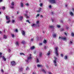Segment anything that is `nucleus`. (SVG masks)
I'll return each instance as SVG.
<instances>
[{
    "label": "nucleus",
    "instance_id": "f257e3e1",
    "mask_svg": "<svg viewBox=\"0 0 74 74\" xmlns=\"http://www.w3.org/2000/svg\"><path fill=\"white\" fill-rule=\"evenodd\" d=\"M54 60H53V62L55 66H57V63L56 62V60H57V58L56 57H54Z\"/></svg>",
    "mask_w": 74,
    "mask_h": 74
},
{
    "label": "nucleus",
    "instance_id": "f03ea898",
    "mask_svg": "<svg viewBox=\"0 0 74 74\" xmlns=\"http://www.w3.org/2000/svg\"><path fill=\"white\" fill-rule=\"evenodd\" d=\"M49 2L51 3H53V4H58V2L55 1V0H49Z\"/></svg>",
    "mask_w": 74,
    "mask_h": 74
},
{
    "label": "nucleus",
    "instance_id": "7ed1b4c3",
    "mask_svg": "<svg viewBox=\"0 0 74 74\" xmlns=\"http://www.w3.org/2000/svg\"><path fill=\"white\" fill-rule=\"evenodd\" d=\"M59 39H60V40H63L64 41H66L67 40V38H66V37H60L59 36Z\"/></svg>",
    "mask_w": 74,
    "mask_h": 74
},
{
    "label": "nucleus",
    "instance_id": "20e7f679",
    "mask_svg": "<svg viewBox=\"0 0 74 74\" xmlns=\"http://www.w3.org/2000/svg\"><path fill=\"white\" fill-rule=\"evenodd\" d=\"M32 54H29V56L27 57V60H26V62H28V61H29V60H31L32 58Z\"/></svg>",
    "mask_w": 74,
    "mask_h": 74
},
{
    "label": "nucleus",
    "instance_id": "39448f33",
    "mask_svg": "<svg viewBox=\"0 0 74 74\" xmlns=\"http://www.w3.org/2000/svg\"><path fill=\"white\" fill-rule=\"evenodd\" d=\"M58 47H56L55 48V53L56 54V56H58L59 55V54H58Z\"/></svg>",
    "mask_w": 74,
    "mask_h": 74
},
{
    "label": "nucleus",
    "instance_id": "423d86ee",
    "mask_svg": "<svg viewBox=\"0 0 74 74\" xmlns=\"http://www.w3.org/2000/svg\"><path fill=\"white\" fill-rule=\"evenodd\" d=\"M14 2L12 1L11 3L10 8H14Z\"/></svg>",
    "mask_w": 74,
    "mask_h": 74
},
{
    "label": "nucleus",
    "instance_id": "0eeeda50",
    "mask_svg": "<svg viewBox=\"0 0 74 74\" xmlns=\"http://www.w3.org/2000/svg\"><path fill=\"white\" fill-rule=\"evenodd\" d=\"M11 64L12 66H15L16 64V63L15 61H13L11 62Z\"/></svg>",
    "mask_w": 74,
    "mask_h": 74
},
{
    "label": "nucleus",
    "instance_id": "6e6552de",
    "mask_svg": "<svg viewBox=\"0 0 74 74\" xmlns=\"http://www.w3.org/2000/svg\"><path fill=\"white\" fill-rule=\"evenodd\" d=\"M21 32L23 36H25V31L22 30Z\"/></svg>",
    "mask_w": 74,
    "mask_h": 74
},
{
    "label": "nucleus",
    "instance_id": "1a4fd4ad",
    "mask_svg": "<svg viewBox=\"0 0 74 74\" xmlns=\"http://www.w3.org/2000/svg\"><path fill=\"white\" fill-rule=\"evenodd\" d=\"M21 7H24V4H23V3H22V2H21L20 4Z\"/></svg>",
    "mask_w": 74,
    "mask_h": 74
},
{
    "label": "nucleus",
    "instance_id": "9d476101",
    "mask_svg": "<svg viewBox=\"0 0 74 74\" xmlns=\"http://www.w3.org/2000/svg\"><path fill=\"white\" fill-rule=\"evenodd\" d=\"M23 69L22 68H20L19 69V72H21V71H23Z\"/></svg>",
    "mask_w": 74,
    "mask_h": 74
},
{
    "label": "nucleus",
    "instance_id": "9b49d317",
    "mask_svg": "<svg viewBox=\"0 0 74 74\" xmlns=\"http://www.w3.org/2000/svg\"><path fill=\"white\" fill-rule=\"evenodd\" d=\"M49 27L50 29H53V28H54V26L53 25H49Z\"/></svg>",
    "mask_w": 74,
    "mask_h": 74
},
{
    "label": "nucleus",
    "instance_id": "f8f14e48",
    "mask_svg": "<svg viewBox=\"0 0 74 74\" xmlns=\"http://www.w3.org/2000/svg\"><path fill=\"white\" fill-rule=\"evenodd\" d=\"M6 18L7 20H10V18L7 16H6Z\"/></svg>",
    "mask_w": 74,
    "mask_h": 74
},
{
    "label": "nucleus",
    "instance_id": "ddd939ff",
    "mask_svg": "<svg viewBox=\"0 0 74 74\" xmlns=\"http://www.w3.org/2000/svg\"><path fill=\"white\" fill-rule=\"evenodd\" d=\"M41 10H42V9L40 8H39V10H37V11L38 12H40L41 11Z\"/></svg>",
    "mask_w": 74,
    "mask_h": 74
},
{
    "label": "nucleus",
    "instance_id": "4468645a",
    "mask_svg": "<svg viewBox=\"0 0 74 74\" xmlns=\"http://www.w3.org/2000/svg\"><path fill=\"white\" fill-rule=\"evenodd\" d=\"M32 27H36L37 25L34 24H33V25H32Z\"/></svg>",
    "mask_w": 74,
    "mask_h": 74
},
{
    "label": "nucleus",
    "instance_id": "2eb2a0df",
    "mask_svg": "<svg viewBox=\"0 0 74 74\" xmlns=\"http://www.w3.org/2000/svg\"><path fill=\"white\" fill-rule=\"evenodd\" d=\"M2 57V59H3L4 61H6V59L5 58V57H4V56H3Z\"/></svg>",
    "mask_w": 74,
    "mask_h": 74
},
{
    "label": "nucleus",
    "instance_id": "dca6fc26",
    "mask_svg": "<svg viewBox=\"0 0 74 74\" xmlns=\"http://www.w3.org/2000/svg\"><path fill=\"white\" fill-rule=\"evenodd\" d=\"M36 23L37 25H38V24L40 23V21H36Z\"/></svg>",
    "mask_w": 74,
    "mask_h": 74
},
{
    "label": "nucleus",
    "instance_id": "f3484780",
    "mask_svg": "<svg viewBox=\"0 0 74 74\" xmlns=\"http://www.w3.org/2000/svg\"><path fill=\"white\" fill-rule=\"evenodd\" d=\"M73 43V42H72V41H70V42L69 43V45H72Z\"/></svg>",
    "mask_w": 74,
    "mask_h": 74
},
{
    "label": "nucleus",
    "instance_id": "a211bd4d",
    "mask_svg": "<svg viewBox=\"0 0 74 74\" xmlns=\"http://www.w3.org/2000/svg\"><path fill=\"white\" fill-rule=\"evenodd\" d=\"M25 16L26 18H29V16H27V14H25Z\"/></svg>",
    "mask_w": 74,
    "mask_h": 74
},
{
    "label": "nucleus",
    "instance_id": "6ab92c4d",
    "mask_svg": "<svg viewBox=\"0 0 74 74\" xmlns=\"http://www.w3.org/2000/svg\"><path fill=\"white\" fill-rule=\"evenodd\" d=\"M20 20H22L23 19V17L22 16H20L19 17Z\"/></svg>",
    "mask_w": 74,
    "mask_h": 74
},
{
    "label": "nucleus",
    "instance_id": "aec40b11",
    "mask_svg": "<svg viewBox=\"0 0 74 74\" xmlns=\"http://www.w3.org/2000/svg\"><path fill=\"white\" fill-rule=\"evenodd\" d=\"M51 54V53H50V51H49L47 53V56H49V55Z\"/></svg>",
    "mask_w": 74,
    "mask_h": 74
},
{
    "label": "nucleus",
    "instance_id": "412c9836",
    "mask_svg": "<svg viewBox=\"0 0 74 74\" xmlns=\"http://www.w3.org/2000/svg\"><path fill=\"white\" fill-rule=\"evenodd\" d=\"M15 44L16 45H19V42L18 41L16 42Z\"/></svg>",
    "mask_w": 74,
    "mask_h": 74
},
{
    "label": "nucleus",
    "instance_id": "4be33fe9",
    "mask_svg": "<svg viewBox=\"0 0 74 74\" xmlns=\"http://www.w3.org/2000/svg\"><path fill=\"white\" fill-rule=\"evenodd\" d=\"M7 37L6 36H5V35H4L3 36V38H5V39H7Z\"/></svg>",
    "mask_w": 74,
    "mask_h": 74
},
{
    "label": "nucleus",
    "instance_id": "5701e85b",
    "mask_svg": "<svg viewBox=\"0 0 74 74\" xmlns=\"http://www.w3.org/2000/svg\"><path fill=\"white\" fill-rule=\"evenodd\" d=\"M69 14L71 16H73V13L72 12H69Z\"/></svg>",
    "mask_w": 74,
    "mask_h": 74
},
{
    "label": "nucleus",
    "instance_id": "b1692460",
    "mask_svg": "<svg viewBox=\"0 0 74 74\" xmlns=\"http://www.w3.org/2000/svg\"><path fill=\"white\" fill-rule=\"evenodd\" d=\"M56 36V34H53V37H55Z\"/></svg>",
    "mask_w": 74,
    "mask_h": 74
},
{
    "label": "nucleus",
    "instance_id": "393cba45",
    "mask_svg": "<svg viewBox=\"0 0 74 74\" xmlns=\"http://www.w3.org/2000/svg\"><path fill=\"white\" fill-rule=\"evenodd\" d=\"M12 23H15V20H12Z\"/></svg>",
    "mask_w": 74,
    "mask_h": 74
},
{
    "label": "nucleus",
    "instance_id": "a878e982",
    "mask_svg": "<svg viewBox=\"0 0 74 74\" xmlns=\"http://www.w3.org/2000/svg\"><path fill=\"white\" fill-rule=\"evenodd\" d=\"M31 49H34V46H32L30 48Z\"/></svg>",
    "mask_w": 74,
    "mask_h": 74
},
{
    "label": "nucleus",
    "instance_id": "bb28decb",
    "mask_svg": "<svg viewBox=\"0 0 74 74\" xmlns=\"http://www.w3.org/2000/svg\"><path fill=\"white\" fill-rule=\"evenodd\" d=\"M71 36H72V37H74V34L72 32L71 33Z\"/></svg>",
    "mask_w": 74,
    "mask_h": 74
},
{
    "label": "nucleus",
    "instance_id": "cd10ccee",
    "mask_svg": "<svg viewBox=\"0 0 74 74\" xmlns=\"http://www.w3.org/2000/svg\"><path fill=\"white\" fill-rule=\"evenodd\" d=\"M37 67H42V65H40L39 64H38L37 65Z\"/></svg>",
    "mask_w": 74,
    "mask_h": 74
},
{
    "label": "nucleus",
    "instance_id": "c85d7f7f",
    "mask_svg": "<svg viewBox=\"0 0 74 74\" xmlns=\"http://www.w3.org/2000/svg\"><path fill=\"white\" fill-rule=\"evenodd\" d=\"M41 71H43V72L44 73H46L45 71V70H44V69H42Z\"/></svg>",
    "mask_w": 74,
    "mask_h": 74
},
{
    "label": "nucleus",
    "instance_id": "c756f323",
    "mask_svg": "<svg viewBox=\"0 0 74 74\" xmlns=\"http://www.w3.org/2000/svg\"><path fill=\"white\" fill-rule=\"evenodd\" d=\"M57 27H58V28H60V25H57Z\"/></svg>",
    "mask_w": 74,
    "mask_h": 74
},
{
    "label": "nucleus",
    "instance_id": "7c9ffc66",
    "mask_svg": "<svg viewBox=\"0 0 74 74\" xmlns=\"http://www.w3.org/2000/svg\"><path fill=\"white\" fill-rule=\"evenodd\" d=\"M43 43H44L45 44H46V43H47V40H45L43 41Z\"/></svg>",
    "mask_w": 74,
    "mask_h": 74
},
{
    "label": "nucleus",
    "instance_id": "2f4dec72",
    "mask_svg": "<svg viewBox=\"0 0 74 74\" xmlns=\"http://www.w3.org/2000/svg\"><path fill=\"white\" fill-rule=\"evenodd\" d=\"M14 32L16 33H18V29H16L14 30Z\"/></svg>",
    "mask_w": 74,
    "mask_h": 74
},
{
    "label": "nucleus",
    "instance_id": "473e14b6",
    "mask_svg": "<svg viewBox=\"0 0 74 74\" xmlns=\"http://www.w3.org/2000/svg\"><path fill=\"white\" fill-rule=\"evenodd\" d=\"M5 8V7L3 6L2 7V10H4Z\"/></svg>",
    "mask_w": 74,
    "mask_h": 74
},
{
    "label": "nucleus",
    "instance_id": "72a5a7b5",
    "mask_svg": "<svg viewBox=\"0 0 74 74\" xmlns=\"http://www.w3.org/2000/svg\"><path fill=\"white\" fill-rule=\"evenodd\" d=\"M22 44H25V41H22Z\"/></svg>",
    "mask_w": 74,
    "mask_h": 74
},
{
    "label": "nucleus",
    "instance_id": "f704fd0d",
    "mask_svg": "<svg viewBox=\"0 0 74 74\" xmlns=\"http://www.w3.org/2000/svg\"><path fill=\"white\" fill-rule=\"evenodd\" d=\"M64 59H65L66 60V59H67V56H65V57H64Z\"/></svg>",
    "mask_w": 74,
    "mask_h": 74
},
{
    "label": "nucleus",
    "instance_id": "c9c22d12",
    "mask_svg": "<svg viewBox=\"0 0 74 74\" xmlns=\"http://www.w3.org/2000/svg\"><path fill=\"white\" fill-rule=\"evenodd\" d=\"M10 20H9L8 21H6V23H10Z\"/></svg>",
    "mask_w": 74,
    "mask_h": 74
},
{
    "label": "nucleus",
    "instance_id": "e433bc0d",
    "mask_svg": "<svg viewBox=\"0 0 74 74\" xmlns=\"http://www.w3.org/2000/svg\"><path fill=\"white\" fill-rule=\"evenodd\" d=\"M8 51L9 52H11V49H9L8 50Z\"/></svg>",
    "mask_w": 74,
    "mask_h": 74
},
{
    "label": "nucleus",
    "instance_id": "4c0bfd02",
    "mask_svg": "<svg viewBox=\"0 0 74 74\" xmlns=\"http://www.w3.org/2000/svg\"><path fill=\"white\" fill-rule=\"evenodd\" d=\"M38 16H39V14H37V15L36 16V18H37Z\"/></svg>",
    "mask_w": 74,
    "mask_h": 74
},
{
    "label": "nucleus",
    "instance_id": "58836bf2",
    "mask_svg": "<svg viewBox=\"0 0 74 74\" xmlns=\"http://www.w3.org/2000/svg\"><path fill=\"white\" fill-rule=\"evenodd\" d=\"M2 55V53L0 52V58H1L2 57V56H1Z\"/></svg>",
    "mask_w": 74,
    "mask_h": 74
},
{
    "label": "nucleus",
    "instance_id": "ea45409f",
    "mask_svg": "<svg viewBox=\"0 0 74 74\" xmlns=\"http://www.w3.org/2000/svg\"><path fill=\"white\" fill-rule=\"evenodd\" d=\"M41 55H42V53H39V56L41 57Z\"/></svg>",
    "mask_w": 74,
    "mask_h": 74
},
{
    "label": "nucleus",
    "instance_id": "a19ab883",
    "mask_svg": "<svg viewBox=\"0 0 74 74\" xmlns=\"http://www.w3.org/2000/svg\"><path fill=\"white\" fill-rule=\"evenodd\" d=\"M20 55H25V54L23 53H20Z\"/></svg>",
    "mask_w": 74,
    "mask_h": 74
},
{
    "label": "nucleus",
    "instance_id": "79ce46f5",
    "mask_svg": "<svg viewBox=\"0 0 74 74\" xmlns=\"http://www.w3.org/2000/svg\"><path fill=\"white\" fill-rule=\"evenodd\" d=\"M36 62L37 63H38V62H39V60H38V58H37L36 59Z\"/></svg>",
    "mask_w": 74,
    "mask_h": 74
},
{
    "label": "nucleus",
    "instance_id": "37998d69",
    "mask_svg": "<svg viewBox=\"0 0 74 74\" xmlns=\"http://www.w3.org/2000/svg\"><path fill=\"white\" fill-rule=\"evenodd\" d=\"M12 37H14V34H11Z\"/></svg>",
    "mask_w": 74,
    "mask_h": 74
},
{
    "label": "nucleus",
    "instance_id": "c03bdc74",
    "mask_svg": "<svg viewBox=\"0 0 74 74\" xmlns=\"http://www.w3.org/2000/svg\"><path fill=\"white\" fill-rule=\"evenodd\" d=\"M39 5H40V7H41L42 6V3H41L39 4Z\"/></svg>",
    "mask_w": 74,
    "mask_h": 74
},
{
    "label": "nucleus",
    "instance_id": "a18cd8bd",
    "mask_svg": "<svg viewBox=\"0 0 74 74\" xmlns=\"http://www.w3.org/2000/svg\"><path fill=\"white\" fill-rule=\"evenodd\" d=\"M26 22H28V23H30V22H29V21L28 20H26Z\"/></svg>",
    "mask_w": 74,
    "mask_h": 74
},
{
    "label": "nucleus",
    "instance_id": "49530a36",
    "mask_svg": "<svg viewBox=\"0 0 74 74\" xmlns=\"http://www.w3.org/2000/svg\"><path fill=\"white\" fill-rule=\"evenodd\" d=\"M29 70V68L28 67H27L26 69V70Z\"/></svg>",
    "mask_w": 74,
    "mask_h": 74
},
{
    "label": "nucleus",
    "instance_id": "de8ad7c7",
    "mask_svg": "<svg viewBox=\"0 0 74 74\" xmlns=\"http://www.w3.org/2000/svg\"><path fill=\"white\" fill-rule=\"evenodd\" d=\"M49 8H52V6L51 5H49Z\"/></svg>",
    "mask_w": 74,
    "mask_h": 74
},
{
    "label": "nucleus",
    "instance_id": "09e8293b",
    "mask_svg": "<svg viewBox=\"0 0 74 74\" xmlns=\"http://www.w3.org/2000/svg\"><path fill=\"white\" fill-rule=\"evenodd\" d=\"M25 5H26L27 6H29V4L28 3H26L25 4Z\"/></svg>",
    "mask_w": 74,
    "mask_h": 74
},
{
    "label": "nucleus",
    "instance_id": "8fccbe9b",
    "mask_svg": "<svg viewBox=\"0 0 74 74\" xmlns=\"http://www.w3.org/2000/svg\"><path fill=\"white\" fill-rule=\"evenodd\" d=\"M64 34L66 36H67V33H64Z\"/></svg>",
    "mask_w": 74,
    "mask_h": 74
},
{
    "label": "nucleus",
    "instance_id": "3c124183",
    "mask_svg": "<svg viewBox=\"0 0 74 74\" xmlns=\"http://www.w3.org/2000/svg\"><path fill=\"white\" fill-rule=\"evenodd\" d=\"M36 26H37L38 27H40V25L38 24V25H36Z\"/></svg>",
    "mask_w": 74,
    "mask_h": 74
},
{
    "label": "nucleus",
    "instance_id": "603ef678",
    "mask_svg": "<svg viewBox=\"0 0 74 74\" xmlns=\"http://www.w3.org/2000/svg\"><path fill=\"white\" fill-rule=\"evenodd\" d=\"M1 71H2V73H4V71H3V69H2L1 70Z\"/></svg>",
    "mask_w": 74,
    "mask_h": 74
},
{
    "label": "nucleus",
    "instance_id": "864d4df0",
    "mask_svg": "<svg viewBox=\"0 0 74 74\" xmlns=\"http://www.w3.org/2000/svg\"><path fill=\"white\" fill-rule=\"evenodd\" d=\"M31 41H33V38L31 39Z\"/></svg>",
    "mask_w": 74,
    "mask_h": 74
},
{
    "label": "nucleus",
    "instance_id": "5fc2aeb1",
    "mask_svg": "<svg viewBox=\"0 0 74 74\" xmlns=\"http://www.w3.org/2000/svg\"><path fill=\"white\" fill-rule=\"evenodd\" d=\"M44 49H47V47H46V46H45L44 47Z\"/></svg>",
    "mask_w": 74,
    "mask_h": 74
},
{
    "label": "nucleus",
    "instance_id": "6e6d98bb",
    "mask_svg": "<svg viewBox=\"0 0 74 74\" xmlns=\"http://www.w3.org/2000/svg\"><path fill=\"white\" fill-rule=\"evenodd\" d=\"M61 56H62V57H63V54H61Z\"/></svg>",
    "mask_w": 74,
    "mask_h": 74
},
{
    "label": "nucleus",
    "instance_id": "4d7b16f0",
    "mask_svg": "<svg viewBox=\"0 0 74 74\" xmlns=\"http://www.w3.org/2000/svg\"><path fill=\"white\" fill-rule=\"evenodd\" d=\"M64 30V29H62L61 30V31H63Z\"/></svg>",
    "mask_w": 74,
    "mask_h": 74
},
{
    "label": "nucleus",
    "instance_id": "13d9d810",
    "mask_svg": "<svg viewBox=\"0 0 74 74\" xmlns=\"http://www.w3.org/2000/svg\"><path fill=\"white\" fill-rule=\"evenodd\" d=\"M40 17L41 18H43V16H42V15H41V16H40Z\"/></svg>",
    "mask_w": 74,
    "mask_h": 74
},
{
    "label": "nucleus",
    "instance_id": "bf43d9fd",
    "mask_svg": "<svg viewBox=\"0 0 74 74\" xmlns=\"http://www.w3.org/2000/svg\"><path fill=\"white\" fill-rule=\"evenodd\" d=\"M42 45V44L41 43L39 44V45Z\"/></svg>",
    "mask_w": 74,
    "mask_h": 74
},
{
    "label": "nucleus",
    "instance_id": "052dcab7",
    "mask_svg": "<svg viewBox=\"0 0 74 74\" xmlns=\"http://www.w3.org/2000/svg\"><path fill=\"white\" fill-rule=\"evenodd\" d=\"M52 22H54V20H53V19H52Z\"/></svg>",
    "mask_w": 74,
    "mask_h": 74
},
{
    "label": "nucleus",
    "instance_id": "680f3d73",
    "mask_svg": "<svg viewBox=\"0 0 74 74\" xmlns=\"http://www.w3.org/2000/svg\"><path fill=\"white\" fill-rule=\"evenodd\" d=\"M3 1V0H0V3L2 2Z\"/></svg>",
    "mask_w": 74,
    "mask_h": 74
},
{
    "label": "nucleus",
    "instance_id": "e2e57ef3",
    "mask_svg": "<svg viewBox=\"0 0 74 74\" xmlns=\"http://www.w3.org/2000/svg\"><path fill=\"white\" fill-rule=\"evenodd\" d=\"M49 74H52V73H51V72H49Z\"/></svg>",
    "mask_w": 74,
    "mask_h": 74
},
{
    "label": "nucleus",
    "instance_id": "0e129e2a",
    "mask_svg": "<svg viewBox=\"0 0 74 74\" xmlns=\"http://www.w3.org/2000/svg\"><path fill=\"white\" fill-rule=\"evenodd\" d=\"M45 31H43V33H45Z\"/></svg>",
    "mask_w": 74,
    "mask_h": 74
},
{
    "label": "nucleus",
    "instance_id": "69168bd1",
    "mask_svg": "<svg viewBox=\"0 0 74 74\" xmlns=\"http://www.w3.org/2000/svg\"><path fill=\"white\" fill-rule=\"evenodd\" d=\"M26 13H28V11H26Z\"/></svg>",
    "mask_w": 74,
    "mask_h": 74
},
{
    "label": "nucleus",
    "instance_id": "338daca9",
    "mask_svg": "<svg viewBox=\"0 0 74 74\" xmlns=\"http://www.w3.org/2000/svg\"><path fill=\"white\" fill-rule=\"evenodd\" d=\"M72 10H73V11H74V8H73V9H72Z\"/></svg>",
    "mask_w": 74,
    "mask_h": 74
},
{
    "label": "nucleus",
    "instance_id": "774afa93",
    "mask_svg": "<svg viewBox=\"0 0 74 74\" xmlns=\"http://www.w3.org/2000/svg\"><path fill=\"white\" fill-rule=\"evenodd\" d=\"M1 31H0V34H1Z\"/></svg>",
    "mask_w": 74,
    "mask_h": 74
}]
</instances>
